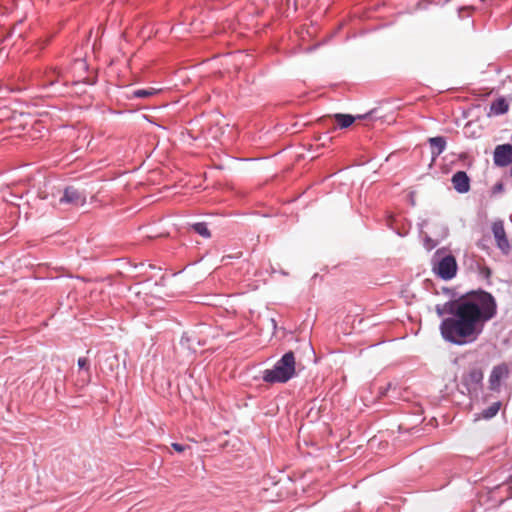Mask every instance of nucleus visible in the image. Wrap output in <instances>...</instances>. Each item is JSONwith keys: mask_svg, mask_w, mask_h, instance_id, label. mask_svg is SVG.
Listing matches in <instances>:
<instances>
[{"mask_svg": "<svg viewBox=\"0 0 512 512\" xmlns=\"http://www.w3.org/2000/svg\"><path fill=\"white\" fill-rule=\"evenodd\" d=\"M504 191V184L499 181L497 182L491 189V195H496L498 193H502Z\"/></svg>", "mask_w": 512, "mask_h": 512, "instance_id": "nucleus-19", "label": "nucleus"}, {"mask_svg": "<svg viewBox=\"0 0 512 512\" xmlns=\"http://www.w3.org/2000/svg\"><path fill=\"white\" fill-rule=\"evenodd\" d=\"M454 190L459 194H466L471 188V179L465 171H457L451 177Z\"/></svg>", "mask_w": 512, "mask_h": 512, "instance_id": "nucleus-8", "label": "nucleus"}, {"mask_svg": "<svg viewBox=\"0 0 512 512\" xmlns=\"http://www.w3.org/2000/svg\"><path fill=\"white\" fill-rule=\"evenodd\" d=\"M481 274L485 277V278H489L490 275H491V270L488 268V267H483L481 269Z\"/></svg>", "mask_w": 512, "mask_h": 512, "instance_id": "nucleus-21", "label": "nucleus"}, {"mask_svg": "<svg viewBox=\"0 0 512 512\" xmlns=\"http://www.w3.org/2000/svg\"><path fill=\"white\" fill-rule=\"evenodd\" d=\"M507 485H508V488H512V473L509 475V477L507 479Z\"/></svg>", "mask_w": 512, "mask_h": 512, "instance_id": "nucleus-23", "label": "nucleus"}, {"mask_svg": "<svg viewBox=\"0 0 512 512\" xmlns=\"http://www.w3.org/2000/svg\"><path fill=\"white\" fill-rule=\"evenodd\" d=\"M371 112L365 114V115H358L357 118L365 119L367 118ZM334 119L337 122V125L340 129H346L350 127L354 121L356 120V117L350 114H342V113H336L334 114Z\"/></svg>", "mask_w": 512, "mask_h": 512, "instance_id": "nucleus-10", "label": "nucleus"}, {"mask_svg": "<svg viewBox=\"0 0 512 512\" xmlns=\"http://www.w3.org/2000/svg\"><path fill=\"white\" fill-rule=\"evenodd\" d=\"M478 246H479V247H481V248H485V247H486V246H485V243H483V241H480V242L478 243Z\"/></svg>", "mask_w": 512, "mask_h": 512, "instance_id": "nucleus-26", "label": "nucleus"}, {"mask_svg": "<svg viewBox=\"0 0 512 512\" xmlns=\"http://www.w3.org/2000/svg\"><path fill=\"white\" fill-rule=\"evenodd\" d=\"M85 83H86V84H89V85H93V84H94V82H93V81H88V80H87V81H85Z\"/></svg>", "mask_w": 512, "mask_h": 512, "instance_id": "nucleus-29", "label": "nucleus"}, {"mask_svg": "<svg viewBox=\"0 0 512 512\" xmlns=\"http://www.w3.org/2000/svg\"><path fill=\"white\" fill-rule=\"evenodd\" d=\"M510 175H511V177H512V166H511V169H510Z\"/></svg>", "mask_w": 512, "mask_h": 512, "instance_id": "nucleus-31", "label": "nucleus"}, {"mask_svg": "<svg viewBox=\"0 0 512 512\" xmlns=\"http://www.w3.org/2000/svg\"><path fill=\"white\" fill-rule=\"evenodd\" d=\"M436 314L444 318L439 326L442 338L453 345L475 342L486 322L497 314L495 297L481 288L468 291L444 304L435 306Z\"/></svg>", "mask_w": 512, "mask_h": 512, "instance_id": "nucleus-1", "label": "nucleus"}, {"mask_svg": "<svg viewBox=\"0 0 512 512\" xmlns=\"http://www.w3.org/2000/svg\"><path fill=\"white\" fill-rule=\"evenodd\" d=\"M493 163L497 167H507L512 164V144L497 145L493 152Z\"/></svg>", "mask_w": 512, "mask_h": 512, "instance_id": "nucleus-6", "label": "nucleus"}, {"mask_svg": "<svg viewBox=\"0 0 512 512\" xmlns=\"http://www.w3.org/2000/svg\"><path fill=\"white\" fill-rule=\"evenodd\" d=\"M280 273H281L282 275H284V276H287V275H288V273H287L286 271H284V270H281V271H280Z\"/></svg>", "mask_w": 512, "mask_h": 512, "instance_id": "nucleus-28", "label": "nucleus"}, {"mask_svg": "<svg viewBox=\"0 0 512 512\" xmlns=\"http://www.w3.org/2000/svg\"><path fill=\"white\" fill-rule=\"evenodd\" d=\"M160 89L156 88H143V89H135L131 92L129 99L132 98H147L156 95Z\"/></svg>", "mask_w": 512, "mask_h": 512, "instance_id": "nucleus-13", "label": "nucleus"}, {"mask_svg": "<svg viewBox=\"0 0 512 512\" xmlns=\"http://www.w3.org/2000/svg\"><path fill=\"white\" fill-rule=\"evenodd\" d=\"M437 241H435L434 239H432L430 236L426 235L423 239V247L427 250V251H431L433 250L436 246H437Z\"/></svg>", "mask_w": 512, "mask_h": 512, "instance_id": "nucleus-16", "label": "nucleus"}, {"mask_svg": "<svg viewBox=\"0 0 512 512\" xmlns=\"http://www.w3.org/2000/svg\"><path fill=\"white\" fill-rule=\"evenodd\" d=\"M425 225H426V221H424L422 224H419L420 230H422Z\"/></svg>", "mask_w": 512, "mask_h": 512, "instance_id": "nucleus-27", "label": "nucleus"}, {"mask_svg": "<svg viewBox=\"0 0 512 512\" xmlns=\"http://www.w3.org/2000/svg\"><path fill=\"white\" fill-rule=\"evenodd\" d=\"M481 2H484L485 0H480Z\"/></svg>", "mask_w": 512, "mask_h": 512, "instance_id": "nucleus-32", "label": "nucleus"}, {"mask_svg": "<svg viewBox=\"0 0 512 512\" xmlns=\"http://www.w3.org/2000/svg\"><path fill=\"white\" fill-rule=\"evenodd\" d=\"M484 374L480 367L473 366L461 377V384L469 395L477 396L483 388Z\"/></svg>", "mask_w": 512, "mask_h": 512, "instance_id": "nucleus-4", "label": "nucleus"}, {"mask_svg": "<svg viewBox=\"0 0 512 512\" xmlns=\"http://www.w3.org/2000/svg\"><path fill=\"white\" fill-rule=\"evenodd\" d=\"M509 377V367L506 363L495 365L489 375V390L491 392H499L503 381Z\"/></svg>", "mask_w": 512, "mask_h": 512, "instance_id": "nucleus-5", "label": "nucleus"}, {"mask_svg": "<svg viewBox=\"0 0 512 512\" xmlns=\"http://www.w3.org/2000/svg\"><path fill=\"white\" fill-rule=\"evenodd\" d=\"M74 67L76 69H80V70H84L85 71L88 68V64H87L85 59H76L74 61Z\"/></svg>", "mask_w": 512, "mask_h": 512, "instance_id": "nucleus-18", "label": "nucleus"}, {"mask_svg": "<svg viewBox=\"0 0 512 512\" xmlns=\"http://www.w3.org/2000/svg\"><path fill=\"white\" fill-rule=\"evenodd\" d=\"M432 272L441 280H452L458 271L456 258L446 254L445 248L437 249L431 259Z\"/></svg>", "mask_w": 512, "mask_h": 512, "instance_id": "nucleus-3", "label": "nucleus"}, {"mask_svg": "<svg viewBox=\"0 0 512 512\" xmlns=\"http://www.w3.org/2000/svg\"><path fill=\"white\" fill-rule=\"evenodd\" d=\"M189 342V337L186 334H183L180 340L182 346H185Z\"/></svg>", "mask_w": 512, "mask_h": 512, "instance_id": "nucleus-22", "label": "nucleus"}, {"mask_svg": "<svg viewBox=\"0 0 512 512\" xmlns=\"http://www.w3.org/2000/svg\"><path fill=\"white\" fill-rule=\"evenodd\" d=\"M171 446H172V448H173L175 451H177V452H179V453H180V452H183V451L185 450V448H186V447H185V445L180 444V443H176V442H175V443H172V445H171Z\"/></svg>", "mask_w": 512, "mask_h": 512, "instance_id": "nucleus-20", "label": "nucleus"}, {"mask_svg": "<svg viewBox=\"0 0 512 512\" xmlns=\"http://www.w3.org/2000/svg\"><path fill=\"white\" fill-rule=\"evenodd\" d=\"M191 229L201 237L208 239L211 237V232L206 222H196L191 224Z\"/></svg>", "mask_w": 512, "mask_h": 512, "instance_id": "nucleus-14", "label": "nucleus"}, {"mask_svg": "<svg viewBox=\"0 0 512 512\" xmlns=\"http://www.w3.org/2000/svg\"><path fill=\"white\" fill-rule=\"evenodd\" d=\"M296 375L295 355L293 351H288L275 362L271 369H265L262 372V379L269 384H284L293 379Z\"/></svg>", "mask_w": 512, "mask_h": 512, "instance_id": "nucleus-2", "label": "nucleus"}, {"mask_svg": "<svg viewBox=\"0 0 512 512\" xmlns=\"http://www.w3.org/2000/svg\"><path fill=\"white\" fill-rule=\"evenodd\" d=\"M77 365H78L79 369L85 370L89 374L90 367H89V361L87 358H85V357L78 358Z\"/></svg>", "mask_w": 512, "mask_h": 512, "instance_id": "nucleus-17", "label": "nucleus"}, {"mask_svg": "<svg viewBox=\"0 0 512 512\" xmlns=\"http://www.w3.org/2000/svg\"><path fill=\"white\" fill-rule=\"evenodd\" d=\"M428 144L431 149V163L433 165L436 159L445 151L447 147V139L444 136H435L428 138Z\"/></svg>", "mask_w": 512, "mask_h": 512, "instance_id": "nucleus-9", "label": "nucleus"}, {"mask_svg": "<svg viewBox=\"0 0 512 512\" xmlns=\"http://www.w3.org/2000/svg\"><path fill=\"white\" fill-rule=\"evenodd\" d=\"M444 291H445L446 293H451V296H452L453 298H454V297H455V295H456V293H455V292H452L449 288H445V289H444Z\"/></svg>", "mask_w": 512, "mask_h": 512, "instance_id": "nucleus-25", "label": "nucleus"}, {"mask_svg": "<svg viewBox=\"0 0 512 512\" xmlns=\"http://www.w3.org/2000/svg\"><path fill=\"white\" fill-rule=\"evenodd\" d=\"M304 344H305L306 348H308L310 351H312L314 353V349L310 342H304Z\"/></svg>", "mask_w": 512, "mask_h": 512, "instance_id": "nucleus-24", "label": "nucleus"}, {"mask_svg": "<svg viewBox=\"0 0 512 512\" xmlns=\"http://www.w3.org/2000/svg\"><path fill=\"white\" fill-rule=\"evenodd\" d=\"M500 406L501 403L499 401L493 402L489 407H487L481 412V417L486 420L493 418L494 416L497 415Z\"/></svg>", "mask_w": 512, "mask_h": 512, "instance_id": "nucleus-15", "label": "nucleus"}, {"mask_svg": "<svg viewBox=\"0 0 512 512\" xmlns=\"http://www.w3.org/2000/svg\"><path fill=\"white\" fill-rule=\"evenodd\" d=\"M492 233L494 235L497 247L503 253H508L510 245L506 236L503 221L497 220L492 223Z\"/></svg>", "mask_w": 512, "mask_h": 512, "instance_id": "nucleus-7", "label": "nucleus"}, {"mask_svg": "<svg viewBox=\"0 0 512 512\" xmlns=\"http://www.w3.org/2000/svg\"><path fill=\"white\" fill-rule=\"evenodd\" d=\"M509 104L504 97H498L490 105V115L499 116L507 113Z\"/></svg>", "mask_w": 512, "mask_h": 512, "instance_id": "nucleus-11", "label": "nucleus"}, {"mask_svg": "<svg viewBox=\"0 0 512 512\" xmlns=\"http://www.w3.org/2000/svg\"><path fill=\"white\" fill-rule=\"evenodd\" d=\"M271 322H272L273 326L276 327V321L274 319H271Z\"/></svg>", "mask_w": 512, "mask_h": 512, "instance_id": "nucleus-30", "label": "nucleus"}, {"mask_svg": "<svg viewBox=\"0 0 512 512\" xmlns=\"http://www.w3.org/2000/svg\"><path fill=\"white\" fill-rule=\"evenodd\" d=\"M61 204H78L80 201V193L73 186L64 189L62 197L59 199Z\"/></svg>", "mask_w": 512, "mask_h": 512, "instance_id": "nucleus-12", "label": "nucleus"}]
</instances>
